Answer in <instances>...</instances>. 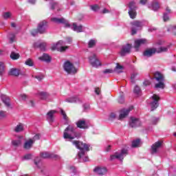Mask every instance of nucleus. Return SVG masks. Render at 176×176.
Wrapping results in <instances>:
<instances>
[{"label":"nucleus","mask_w":176,"mask_h":176,"mask_svg":"<svg viewBox=\"0 0 176 176\" xmlns=\"http://www.w3.org/2000/svg\"><path fill=\"white\" fill-rule=\"evenodd\" d=\"M82 133L77 132L75 127L72 125H69L63 133V138L65 140H75V138H80Z\"/></svg>","instance_id":"1"},{"label":"nucleus","mask_w":176,"mask_h":176,"mask_svg":"<svg viewBox=\"0 0 176 176\" xmlns=\"http://www.w3.org/2000/svg\"><path fill=\"white\" fill-rule=\"evenodd\" d=\"M73 145H75L77 149H80V152L78 153V157L82 158V156H85V151L89 152L90 151V145L83 143V142L74 140L72 142Z\"/></svg>","instance_id":"2"},{"label":"nucleus","mask_w":176,"mask_h":176,"mask_svg":"<svg viewBox=\"0 0 176 176\" xmlns=\"http://www.w3.org/2000/svg\"><path fill=\"white\" fill-rule=\"evenodd\" d=\"M46 30H47V21H42L38 24L36 29L32 30L31 34L35 36L37 34H46Z\"/></svg>","instance_id":"3"},{"label":"nucleus","mask_w":176,"mask_h":176,"mask_svg":"<svg viewBox=\"0 0 176 176\" xmlns=\"http://www.w3.org/2000/svg\"><path fill=\"white\" fill-rule=\"evenodd\" d=\"M131 35H135L137 34V31L140 30H142V27H144V23L141 21H134L131 22Z\"/></svg>","instance_id":"4"},{"label":"nucleus","mask_w":176,"mask_h":176,"mask_svg":"<svg viewBox=\"0 0 176 176\" xmlns=\"http://www.w3.org/2000/svg\"><path fill=\"white\" fill-rule=\"evenodd\" d=\"M129 155V151L125 148H122L121 150L120 153L116 152L115 155H112L110 156V160H115V159H119V160H123L125 156Z\"/></svg>","instance_id":"5"},{"label":"nucleus","mask_w":176,"mask_h":176,"mask_svg":"<svg viewBox=\"0 0 176 176\" xmlns=\"http://www.w3.org/2000/svg\"><path fill=\"white\" fill-rule=\"evenodd\" d=\"M63 68L67 74H75L78 72V69L74 66L69 60H67L63 65Z\"/></svg>","instance_id":"6"},{"label":"nucleus","mask_w":176,"mask_h":176,"mask_svg":"<svg viewBox=\"0 0 176 176\" xmlns=\"http://www.w3.org/2000/svg\"><path fill=\"white\" fill-rule=\"evenodd\" d=\"M134 109V107L131 106L129 109H122L120 111V116L118 118V120H123L124 118H126L129 113H130L131 111H133Z\"/></svg>","instance_id":"7"},{"label":"nucleus","mask_w":176,"mask_h":176,"mask_svg":"<svg viewBox=\"0 0 176 176\" xmlns=\"http://www.w3.org/2000/svg\"><path fill=\"white\" fill-rule=\"evenodd\" d=\"M131 44H126V45H123L120 52V54L121 57H124L126 54H130L131 53Z\"/></svg>","instance_id":"8"},{"label":"nucleus","mask_w":176,"mask_h":176,"mask_svg":"<svg viewBox=\"0 0 176 176\" xmlns=\"http://www.w3.org/2000/svg\"><path fill=\"white\" fill-rule=\"evenodd\" d=\"M40 156L41 157H43V159H55V160H58V159H60V156L58 155L49 152L41 153Z\"/></svg>","instance_id":"9"},{"label":"nucleus","mask_w":176,"mask_h":176,"mask_svg":"<svg viewBox=\"0 0 176 176\" xmlns=\"http://www.w3.org/2000/svg\"><path fill=\"white\" fill-rule=\"evenodd\" d=\"M52 21H54V23H56V24H64L65 28H69L71 27V25L69 23L67 22V20L64 18H52L51 19Z\"/></svg>","instance_id":"10"},{"label":"nucleus","mask_w":176,"mask_h":176,"mask_svg":"<svg viewBox=\"0 0 176 176\" xmlns=\"http://www.w3.org/2000/svg\"><path fill=\"white\" fill-rule=\"evenodd\" d=\"M89 62L92 67L94 68H98L101 67V62L97 58V56L94 54L92 56L89 57Z\"/></svg>","instance_id":"11"},{"label":"nucleus","mask_w":176,"mask_h":176,"mask_svg":"<svg viewBox=\"0 0 176 176\" xmlns=\"http://www.w3.org/2000/svg\"><path fill=\"white\" fill-rule=\"evenodd\" d=\"M152 99L153 101L151 103V111H155L157 107H159V100H160V97L159 96L154 94L152 96Z\"/></svg>","instance_id":"12"},{"label":"nucleus","mask_w":176,"mask_h":176,"mask_svg":"<svg viewBox=\"0 0 176 176\" xmlns=\"http://www.w3.org/2000/svg\"><path fill=\"white\" fill-rule=\"evenodd\" d=\"M131 122H129V126L132 129L135 127H140L141 126V121L138 118H135L134 117H131Z\"/></svg>","instance_id":"13"},{"label":"nucleus","mask_w":176,"mask_h":176,"mask_svg":"<svg viewBox=\"0 0 176 176\" xmlns=\"http://www.w3.org/2000/svg\"><path fill=\"white\" fill-rule=\"evenodd\" d=\"M147 42L148 41L146 38H140L135 41L134 47L136 52H138V49H140V46H141V45H145V43H147Z\"/></svg>","instance_id":"14"},{"label":"nucleus","mask_w":176,"mask_h":176,"mask_svg":"<svg viewBox=\"0 0 176 176\" xmlns=\"http://www.w3.org/2000/svg\"><path fill=\"white\" fill-rule=\"evenodd\" d=\"M76 124L78 129H82L83 130L89 129V125H87L85 120H78L76 122Z\"/></svg>","instance_id":"15"},{"label":"nucleus","mask_w":176,"mask_h":176,"mask_svg":"<svg viewBox=\"0 0 176 176\" xmlns=\"http://www.w3.org/2000/svg\"><path fill=\"white\" fill-rule=\"evenodd\" d=\"M33 47L35 49H40L43 52L46 50V43L45 42H36L34 43Z\"/></svg>","instance_id":"16"},{"label":"nucleus","mask_w":176,"mask_h":176,"mask_svg":"<svg viewBox=\"0 0 176 176\" xmlns=\"http://www.w3.org/2000/svg\"><path fill=\"white\" fill-rule=\"evenodd\" d=\"M155 54H156V48H149L143 52V56H144L145 57H152V55Z\"/></svg>","instance_id":"17"},{"label":"nucleus","mask_w":176,"mask_h":176,"mask_svg":"<svg viewBox=\"0 0 176 176\" xmlns=\"http://www.w3.org/2000/svg\"><path fill=\"white\" fill-rule=\"evenodd\" d=\"M94 171L97 173L98 175H105V174L108 173V170L104 167H96L94 168Z\"/></svg>","instance_id":"18"},{"label":"nucleus","mask_w":176,"mask_h":176,"mask_svg":"<svg viewBox=\"0 0 176 176\" xmlns=\"http://www.w3.org/2000/svg\"><path fill=\"white\" fill-rule=\"evenodd\" d=\"M162 144H163V142L158 141V142H156L154 144H153L151 146V153H157V149H159V148L162 146Z\"/></svg>","instance_id":"19"},{"label":"nucleus","mask_w":176,"mask_h":176,"mask_svg":"<svg viewBox=\"0 0 176 176\" xmlns=\"http://www.w3.org/2000/svg\"><path fill=\"white\" fill-rule=\"evenodd\" d=\"M153 75H154V79H155V80H157V82H159L161 80H164V76L160 72H155L153 74Z\"/></svg>","instance_id":"20"},{"label":"nucleus","mask_w":176,"mask_h":176,"mask_svg":"<svg viewBox=\"0 0 176 176\" xmlns=\"http://www.w3.org/2000/svg\"><path fill=\"white\" fill-rule=\"evenodd\" d=\"M34 145V140L32 139H29L28 141H26L23 145L24 149H31Z\"/></svg>","instance_id":"21"},{"label":"nucleus","mask_w":176,"mask_h":176,"mask_svg":"<svg viewBox=\"0 0 176 176\" xmlns=\"http://www.w3.org/2000/svg\"><path fill=\"white\" fill-rule=\"evenodd\" d=\"M39 60L45 61V63H50L52 61V57L49 54L44 53L42 56L39 57Z\"/></svg>","instance_id":"22"},{"label":"nucleus","mask_w":176,"mask_h":176,"mask_svg":"<svg viewBox=\"0 0 176 176\" xmlns=\"http://www.w3.org/2000/svg\"><path fill=\"white\" fill-rule=\"evenodd\" d=\"M64 45V41H59L56 44H54L52 47V50H58L59 52L60 50V46H63Z\"/></svg>","instance_id":"23"},{"label":"nucleus","mask_w":176,"mask_h":176,"mask_svg":"<svg viewBox=\"0 0 176 176\" xmlns=\"http://www.w3.org/2000/svg\"><path fill=\"white\" fill-rule=\"evenodd\" d=\"M1 100L5 105H6L7 107H10V99L9 98V97L3 95L1 96Z\"/></svg>","instance_id":"24"},{"label":"nucleus","mask_w":176,"mask_h":176,"mask_svg":"<svg viewBox=\"0 0 176 176\" xmlns=\"http://www.w3.org/2000/svg\"><path fill=\"white\" fill-rule=\"evenodd\" d=\"M14 131H15V133H21V131H24V125L19 123L15 126Z\"/></svg>","instance_id":"25"},{"label":"nucleus","mask_w":176,"mask_h":176,"mask_svg":"<svg viewBox=\"0 0 176 176\" xmlns=\"http://www.w3.org/2000/svg\"><path fill=\"white\" fill-rule=\"evenodd\" d=\"M8 75H11L12 76H19V75H20V70L17 69H11Z\"/></svg>","instance_id":"26"},{"label":"nucleus","mask_w":176,"mask_h":176,"mask_svg":"<svg viewBox=\"0 0 176 176\" xmlns=\"http://www.w3.org/2000/svg\"><path fill=\"white\" fill-rule=\"evenodd\" d=\"M83 26L82 25L78 26L76 23H73V30L76 31V32H82Z\"/></svg>","instance_id":"27"},{"label":"nucleus","mask_w":176,"mask_h":176,"mask_svg":"<svg viewBox=\"0 0 176 176\" xmlns=\"http://www.w3.org/2000/svg\"><path fill=\"white\" fill-rule=\"evenodd\" d=\"M10 57L12 60H19V58H20V54H19V53L14 52V51H12Z\"/></svg>","instance_id":"28"},{"label":"nucleus","mask_w":176,"mask_h":176,"mask_svg":"<svg viewBox=\"0 0 176 176\" xmlns=\"http://www.w3.org/2000/svg\"><path fill=\"white\" fill-rule=\"evenodd\" d=\"M128 13H129V17H131L133 19H135V17H137L136 10H129Z\"/></svg>","instance_id":"29"},{"label":"nucleus","mask_w":176,"mask_h":176,"mask_svg":"<svg viewBox=\"0 0 176 176\" xmlns=\"http://www.w3.org/2000/svg\"><path fill=\"white\" fill-rule=\"evenodd\" d=\"M123 66L120 65L119 63H117V65L114 69V72L117 74H121V72H123Z\"/></svg>","instance_id":"30"},{"label":"nucleus","mask_w":176,"mask_h":176,"mask_svg":"<svg viewBox=\"0 0 176 176\" xmlns=\"http://www.w3.org/2000/svg\"><path fill=\"white\" fill-rule=\"evenodd\" d=\"M152 9L154 10V12L157 11L158 9H160V4H159V2L155 1L152 3Z\"/></svg>","instance_id":"31"},{"label":"nucleus","mask_w":176,"mask_h":176,"mask_svg":"<svg viewBox=\"0 0 176 176\" xmlns=\"http://www.w3.org/2000/svg\"><path fill=\"white\" fill-rule=\"evenodd\" d=\"M164 80L158 81L159 82L155 84V89H164Z\"/></svg>","instance_id":"32"},{"label":"nucleus","mask_w":176,"mask_h":176,"mask_svg":"<svg viewBox=\"0 0 176 176\" xmlns=\"http://www.w3.org/2000/svg\"><path fill=\"white\" fill-rule=\"evenodd\" d=\"M168 47H160L157 50H156L157 53H165L166 52H168Z\"/></svg>","instance_id":"33"},{"label":"nucleus","mask_w":176,"mask_h":176,"mask_svg":"<svg viewBox=\"0 0 176 176\" xmlns=\"http://www.w3.org/2000/svg\"><path fill=\"white\" fill-rule=\"evenodd\" d=\"M133 93L136 94V96H141V88H140L138 85L135 86Z\"/></svg>","instance_id":"34"},{"label":"nucleus","mask_w":176,"mask_h":176,"mask_svg":"<svg viewBox=\"0 0 176 176\" xmlns=\"http://www.w3.org/2000/svg\"><path fill=\"white\" fill-rule=\"evenodd\" d=\"M141 142L140 139H136L132 142V148H137Z\"/></svg>","instance_id":"35"},{"label":"nucleus","mask_w":176,"mask_h":176,"mask_svg":"<svg viewBox=\"0 0 176 176\" xmlns=\"http://www.w3.org/2000/svg\"><path fill=\"white\" fill-rule=\"evenodd\" d=\"M97 43V41L94 39H91L89 42H88V47L89 48H92L94 47V46H96Z\"/></svg>","instance_id":"36"},{"label":"nucleus","mask_w":176,"mask_h":176,"mask_svg":"<svg viewBox=\"0 0 176 176\" xmlns=\"http://www.w3.org/2000/svg\"><path fill=\"white\" fill-rule=\"evenodd\" d=\"M173 32V35L176 36V26L175 25H170L168 28V32Z\"/></svg>","instance_id":"37"},{"label":"nucleus","mask_w":176,"mask_h":176,"mask_svg":"<svg viewBox=\"0 0 176 176\" xmlns=\"http://www.w3.org/2000/svg\"><path fill=\"white\" fill-rule=\"evenodd\" d=\"M56 113V111L54 110H51L48 113H47V116L50 119L51 122L53 121V116L54 113Z\"/></svg>","instance_id":"38"},{"label":"nucleus","mask_w":176,"mask_h":176,"mask_svg":"<svg viewBox=\"0 0 176 176\" xmlns=\"http://www.w3.org/2000/svg\"><path fill=\"white\" fill-rule=\"evenodd\" d=\"M129 10H136L135 2L131 1L129 5Z\"/></svg>","instance_id":"39"},{"label":"nucleus","mask_w":176,"mask_h":176,"mask_svg":"<svg viewBox=\"0 0 176 176\" xmlns=\"http://www.w3.org/2000/svg\"><path fill=\"white\" fill-rule=\"evenodd\" d=\"M39 96H41V100H46V98L49 97V94H47V92H41Z\"/></svg>","instance_id":"40"},{"label":"nucleus","mask_w":176,"mask_h":176,"mask_svg":"<svg viewBox=\"0 0 176 176\" xmlns=\"http://www.w3.org/2000/svg\"><path fill=\"white\" fill-rule=\"evenodd\" d=\"M16 42V34L14 33H10V43Z\"/></svg>","instance_id":"41"},{"label":"nucleus","mask_w":176,"mask_h":176,"mask_svg":"<svg viewBox=\"0 0 176 176\" xmlns=\"http://www.w3.org/2000/svg\"><path fill=\"white\" fill-rule=\"evenodd\" d=\"M25 65H28V67H34V61L31 58H28L25 62Z\"/></svg>","instance_id":"42"},{"label":"nucleus","mask_w":176,"mask_h":176,"mask_svg":"<svg viewBox=\"0 0 176 176\" xmlns=\"http://www.w3.org/2000/svg\"><path fill=\"white\" fill-rule=\"evenodd\" d=\"M118 101L120 104H124V95L123 94V93H122V95H120L118 98Z\"/></svg>","instance_id":"43"},{"label":"nucleus","mask_w":176,"mask_h":176,"mask_svg":"<svg viewBox=\"0 0 176 176\" xmlns=\"http://www.w3.org/2000/svg\"><path fill=\"white\" fill-rule=\"evenodd\" d=\"M90 8L93 10V12H97L98 10H100V6L97 4L90 6Z\"/></svg>","instance_id":"44"},{"label":"nucleus","mask_w":176,"mask_h":176,"mask_svg":"<svg viewBox=\"0 0 176 176\" xmlns=\"http://www.w3.org/2000/svg\"><path fill=\"white\" fill-rule=\"evenodd\" d=\"M12 144L13 145V146H19V145H21V140H12Z\"/></svg>","instance_id":"45"},{"label":"nucleus","mask_w":176,"mask_h":176,"mask_svg":"<svg viewBox=\"0 0 176 176\" xmlns=\"http://www.w3.org/2000/svg\"><path fill=\"white\" fill-rule=\"evenodd\" d=\"M5 71V66L3 65V63L0 62V76L3 75V72Z\"/></svg>","instance_id":"46"},{"label":"nucleus","mask_w":176,"mask_h":176,"mask_svg":"<svg viewBox=\"0 0 176 176\" xmlns=\"http://www.w3.org/2000/svg\"><path fill=\"white\" fill-rule=\"evenodd\" d=\"M137 76H138V74H137V73H134L131 75V83H135V78H137Z\"/></svg>","instance_id":"47"},{"label":"nucleus","mask_w":176,"mask_h":176,"mask_svg":"<svg viewBox=\"0 0 176 176\" xmlns=\"http://www.w3.org/2000/svg\"><path fill=\"white\" fill-rule=\"evenodd\" d=\"M69 46H63V45H59V52H60L61 53L65 52V50H67V49H69Z\"/></svg>","instance_id":"48"},{"label":"nucleus","mask_w":176,"mask_h":176,"mask_svg":"<svg viewBox=\"0 0 176 176\" xmlns=\"http://www.w3.org/2000/svg\"><path fill=\"white\" fill-rule=\"evenodd\" d=\"M67 102H76L78 99L75 97L66 99Z\"/></svg>","instance_id":"49"},{"label":"nucleus","mask_w":176,"mask_h":176,"mask_svg":"<svg viewBox=\"0 0 176 176\" xmlns=\"http://www.w3.org/2000/svg\"><path fill=\"white\" fill-rule=\"evenodd\" d=\"M11 16H12V14L10 12H7L3 14V17L6 20L8 19H10Z\"/></svg>","instance_id":"50"},{"label":"nucleus","mask_w":176,"mask_h":176,"mask_svg":"<svg viewBox=\"0 0 176 176\" xmlns=\"http://www.w3.org/2000/svg\"><path fill=\"white\" fill-rule=\"evenodd\" d=\"M32 141H34V142H35V141H38V140H41V134L37 133L36 134L34 137L33 139H32Z\"/></svg>","instance_id":"51"},{"label":"nucleus","mask_w":176,"mask_h":176,"mask_svg":"<svg viewBox=\"0 0 176 176\" xmlns=\"http://www.w3.org/2000/svg\"><path fill=\"white\" fill-rule=\"evenodd\" d=\"M3 118H6V112L1 111H0V119H3Z\"/></svg>","instance_id":"52"},{"label":"nucleus","mask_w":176,"mask_h":176,"mask_svg":"<svg viewBox=\"0 0 176 176\" xmlns=\"http://www.w3.org/2000/svg\"><path fill=\"white\" fill-rule=\"evenodd\" d=\"M60 113H61V115H63V118L65 120L68 119V117L67 116V113H65V111H64V110H63V109H60Z\"/></svg>","instance_id":"53"},{"label":"nucleus","mask_w":176,"mask_h":176,"mask_svg":"<svg viewBox=\"0 0 176 176\" xmlns=\"http://www.w3.org/2000/svg\"><path fill=\"white\" fill-rule=\"evenodd\" d=\"M41 162V157H37L34 159V164L36 166H38V164H39V163Z\"/></svg>","instance_id":"54"},{"label":"nucleus","mask_w":176,"mask_h":176,"mask_svg":"<svg viewBox=\"0 0 176 176\" xmlns=\"http://www.w3.org/2000/svg\"><path fill=\"white\" fill-rule=\"evenodd\" d=\"M113 70L112 69H106L103 71V74H113Z\"/></svg>","instance_id":"55"},{"label":"nucleus","mask_w":176,"mask_h":176,"mask_svg":"<svg viewBox=\"0 0 176 176\" xmlns=\"http://www.w3.org/2000/svg\"><path fill=\"white\" fill-rule=\"evenodd\" d=\"M164 21H168V20H170V18L168 17V14L167 13H164Z\"/></svg>","instance_id":"56"},{"label":"nucleus","mask_w":176,"mask_h":176,"mask_svg":"<svg viewBox=\"0 0 176 176\" xmlns=\"http://www.w3.org/2000/svg\"><path fill=\"white\" fill-rule=\"evenodd\" d=\"M151 121H152V124H156V123H157V122H159V119H157L155 117H153L151 118Z\"/></svg>","instance_id":"57"},{"label":"nucleus","mask_w":176,"mask_h":176,"mask_svg":"<svg viewBox=\"0 0 176 176\" xmlns=\"http://www.w3.org/2000/svg\"><path fill=\"white\" fill-rule=\"evenodd\" d=\"M69 170L70 173H72L73 174H75L76 173V168H75L74 166H70Z\"/></svg>","instance_id":"58"},{"label":"nucleus","mask_w":176,"mask_h":176,"mask_svg":"<svg viewBox=\"0 0 176 176\" xmlns=\"http://www.w3.org/2000/svg\"><path fill=\"white\" fill-rule=\"evenodd\" d=\"M32 157V155L31 154H27L24 156V159H25L26 160H31Z\"/></svg>","instance_id":"59"},{"label":"nucleus","mask_w":176,"mask_h":176,"mask_svg":"<svg viewBox=\"0 0 176 176\" xmlns=\"http://www.w3.org/2000/svg\"><path fill=\"white\" fill-rule=\"evenodd\" d=\"M36 79L38 80L39 82H41V80H42L45 76L43 75L41 76H35Z\"/></svg>","instance_id":"60"},{"label":"nucleus","mask_w":176,"mask_h":176,"mask_svg":"<svg viewBox=\"0 0 176 176\" xmlns=\"http://www.w3.org/2000/svg\"><path fill=\"white\" fill-rule=\"evenodd\" d=\"M95 93L96 94L99 96V94L101 93V89H100V87L95 88Z\"/></svg>","instance_id":"61"},{"label":"nucleus","mask_w":176,"mask_h":176,"mask_svg":"<svg viewBox=\"0 0 176 176\" xmlns=\"http://www.w3.org/2000/svg\"><path fill=\"white\" fill-rule=\"evenodd\" d=\"M56 6H58L57 3H53L51 4V9L52 10H54L56 9Z\"/></svg>","instance_id":"62"},{"label":"nucleus","mask_w":176,"mask_h":176,"mask_svg":"<svg viewBox=\"0 0 176 176\" xmlns=\"http://www.w3.org/2000/svg\"><path fill=\"white\" fill-rule=\"evenodd\" d=\"M66 41L67 43H72V38L71 37H67Z\"/></svg>","instance_id":"63"},{"label":"nucleus","mask_w":176,"mask_h":176,"mask_svg":"<svg viewBox=\"0 0 176 176\" xmlns=\"http://www.w3.org/2000/svg\"><path fill=\"white\" fill-rule=\"evenodd\" d=\"M21 98H22V100H23V101H25V100H27V95H25V94H21Z\"/></svg>","instance_id":"64"}]
</instances>
